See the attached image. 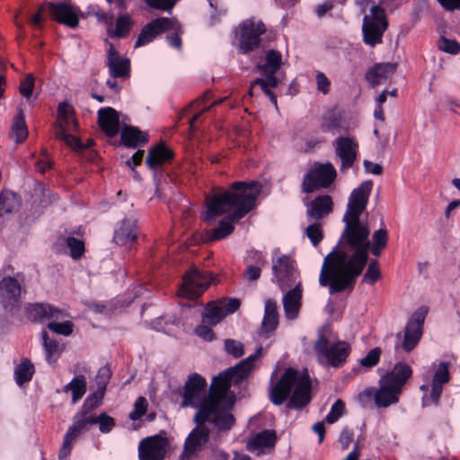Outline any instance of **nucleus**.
Wrapping results in <instances>:
<instances>
[{"mask_svg": "<svg viewBox=\"0 0 460 460\" xmlns=\"http://www.w3.org/2000/svg\"><path fill=\"white\" fill-rule=\"evenodd\" d=\"M345 224L339 243L323 261L319 282L331 294L352 289L368 261L370 230L360 218H342Z\"/></svg>", "mask_w": 460, "mask_h": 460, "instance_id": "1", "label": "nucleus"}, {"mask_svg": "<svg viewBox=\"0 0 460 460\" xmlns=\"http://www.w3.org/2000/svg\"><path fill=\"white\" fill-rule=\"evenodd\" d=\"M261 355L262 348L260 347L254 354L241 360L225 372L219 373L213 378L208 395L206 394L207 382L205 378L196 373L190 375L184 385L181 406L198 408L199 410L205 402L211 400L215 412H222L225 410L230 412L234 403V395L230 392V387L239 384L251 373L255 360Z\"/></svg>", "mask_w": 460, "mask_h": 460, "instance_id": "2", "label": "nucleus"}, {"mask_svg": "<svg viewBox=\"0 0 460 460\" xmlns=\"http://www.w3.org/2000/svg\"><path fill=\"white\" fill-rule=\"evenodd\" d=\"M261 190V185L257 182L246 184L236 181L233 183L230 191L215 194L207 199L208 209L204 215L205 221H212L217 217L231 213L213 230L212 240L226 238L233 233L234 229L233 222L243 217L255 207Z\"/></svg>", "mask_w": 460, "mask_h": 460, "instance_id": "3", "label": "nucleus"}, {"mask_svg": "<svg viewBox=\"0 0 460 460\" xmlns=\"http://www.w3.org/2000/svg\"><path fill=\"white\" fill-rule=\"evenodd\" d=\"M212 406V401H208L195 413L196 427L185 440L180 460H190L215 438V433L208 429V425H212L217 433L227 432L233 427L234 418L231 412L226 410L215 412Z\"/></svg>", "mask_w": 460, "mask_h": 460, "instance_id": "4", "label": "nucleus"}, {"mask_svg": "<svg viewBox=\"0 0 460 460\" xmlns=\"http://www.w3.org/2000/svg\"><path fill=\"white\" fill-rule=\"evenodd\" d=\"M277 372L271 375L270 399L276 405L283 404L288 399V409H300L311 401V380L306 370L287 368L278 382L273 383Z\"/></svg>", "mask_w": 460, "mask_h": 460, "instance_id": "5", "label": "nucleus"}, {"mask_svg": "<svg viewBox=\"0 0 460 460\" xmlns=\"http://www.w3.org/2000/svg\"><path fill=\"white\" fill-rule=\"evenodd\" d=\"M351 353V346L341 341L332 332V324L326 323L318 331V364L324 368H341Z\"/></svg>", "mask_w": 460, "mask_h": 460, "instance_id": "6", "label": "nucleus"}, {"mask_svg": "<svg viewBox=\"0 0 460 460\" xmlns=\"http://www.w3.org/2000/svg\"><path fill=\"white\" fill-rule=\"evenodd\" d=\"M266 25L260 20L247 19L234 29V41L243 54L250 53L259 48L261 36L266 32Z\"/></svg>", "mask_w": 460, "mask_h": 460, "instance_id": "7", "label": "nucleus"}, {"mask_svg": "<svg viewBox=\"0 0 460 460\" xmlns=\"http://www.w3.org/2000/svg\"><path fill=\"white\" fill-rule=\"evenodd\" d=\"M282 64V56L277 50H268L265 52L264 62L261 61L258 64L257 68L261 71V75L266 78H257L255 83L260 84L263 93L269 96L270 102L277 106V98L270 88H275L279 84V80L275 74L280 68Z\"/></svg>", "mask_w": 460, "mask_h": 460, "instance_id": "8", "label": "nucleus"}, {"mask_svg": "<svg viewBox=\"0 0 460 460\" xmlns=\"http://www.w3.org/2000/svg\"><path fill=\"white\" fill-rule=\"evenodd\" d=\"M371 15H365L363 19V40L367 45L375 47L383 42V34L388 27V21L385 10L374 5L370 9Z\"/></svg>", "mask_w": 460, "mask_h": 460, "instance_id": "9", "label": "nucleus"}, {"mask_svg": "<svg viewBox=\"0 0 460 460\" xmlns=\"http://www.w3.org/2000/svg\"><path fill=\"white\" fill-rule=\"evenodd\" d=\"M211 281L212 276L208 271H200L196 267H191L183 276V282L178 290V295L189 299H196L209 287Z\"/></svg>", "mask_w": 460, "mask_h": 460, "instance_id": "10", "label": "nucleus"}, {"mask_svg": "<svg viewBox=\"0 0 460 460\" xmlns=\"http://www.w3.org/2000/svg\"><path fill=\"white\" fill-rule=\"evenodd\" d=\"M95 425L93 414L90 411H78L73 419V424L68 428L59 450V457H66L72 449V444L80 435L87 432Z\"/></svg>", "mask_w": 460, "mask_h": 460, "instance_id": "11", "label": "nucleus"}, {"mask_svg": "<svg viewBox=\"0 0 460 460\" xmlns=\"http://www.w3.org/2000/svg\"><path fill=\"white\" fill-rule=\"evenodd\" d=\"M434 366V375L431 380V388L429 394L422 396L421 402L423 407H429L432 404L438 406L440 402L441 394L443 392V385L447 384L450 379V363L440 361L438 365Z\"/></svg>", "mask_w": 460, "mask_h": 460, "instance_id": "12", "label": "nucleus"}, {"mask_svg": "<svg viewBox=\"0 0 460 460\" xmlns=\"http://www.w3.org/2000/svg\"><path fill=\"white\" fill-rule=\"evenodd\" d=\"M273 282H276L282 291L300 283L298 272L294 261L288 256L282 255L272 261Z\"/></svg>", "mask_w": 460, "mask_h": 460, "instance_id": "13", "label": "nucleus"}, {"mask_svg": "<svg viewBox=\"0 0 460 460\" xmlns=\"http://www.w3.org/2000/svg\"><path fill=\"white\" fill-rule=\"evenodd\" d=\"M240 307L237 298H227L208 304L202 313V322L208 325H217L228 314H234Z\"/></svg>", "mask_w": 460, "mask_h": 460, "instance_id": "14", "label": "nucleus"}, {"mask_svg": "<svg viewBox=\"0 0 460 460\" xmlns=\"http://www.w3.org/2000/svg\"><path fill=\"white\" fill-rule=\"evenodd\" d=\"M373 188L372 181H363L358 188L354 189L349 198L347 210L343 216L345 218H360L365 211L368 199Z\"/></svg>", "mask_w": 460, "mask_h": 460, "instance_id": "15", "label": "nucleus"}, {"mask_svg": "<svg viewBox=\"0 0 460 460\" xmlns=\"http://www.w3.org/2000/svg\"><path fill=\"white\" fill-rule=\"evenodd\" d=\"M168 449L165 438L155 435L142 439L138 445L139 460H164Z\"/></svg>", "mask_w": 460, "mask_h": 460, "instance_id": "16", "label": "nucleus"}, {"mask_svg": "<svg viewBox=\"0 0 460 460\" xmlns=\"http://www.w3.org/2000/svg\"><path fill=\"white\" fill-rule=\"evenodd\" d=\"M336 155L341 159V170L345 171L353 166L358 153V143L355 137H338L334 142Z\"/></svg>", "mask_w": 460, "mask_h": 460, "instance_id": "17", "label": "nucleus"}, {"mask_svg": "<svg viewBox=\"0 0 460 460\" xmlns=\"http://www.w3.org/2000/svg\"><path fill=\"white\" fill-rule=\"evenodd\" d=\"M48 10L51 18L70 28H75L79 22V10L67 3H49Z\"/></svg>", "mask_w": 460, "mask_h": 460, "instance_id": "18", "label": "nucleus"}, {"mask_svg": "<svg viewBox=\"0 0 460 460\" xmlns=\"http://www.w3.org/2000/svg\"><path fill=\"white\" fill-rule=\"evenodd\" d=\"M174 29L173 21L162 17L155 19L144 27L137 37L135 47L138 48L151 42L160 33Z\"/></svg>", "mask_w": 460, "mask_h": 460, "instance_id": "19", "label": "nucleus"}, {"mask_svg": "<svg viewBox=\"0 0 460 460\" xmlns=\"http://www.w3.org/2000/svg\"><path fill=\"white\" fill-rule=\"evenodd\" d=\"M412 368L404 362H397L391 371L382 376V381L389 384L402 393L404 385L411 378Z\"/></svg>", "mask_w": 460, "mask_h": 460, "instance_id": "20", "label": "nucleus"}, {"mask_svg": "<svg viewBox=\"0 0 460 460\" xmlns=\"http://www.w3.org/2000/svg\"><path fill=\"white\" fill-rule=\"evenodd\" d=\"M412 368L404 362H397L391 371L382 376V381L389 384L402 393L404 385L411 378Z\"/></svg>", "mask_w": 460, "mask_h": 460, "instance_id": "21", "label": "nucleus"}, {"mask_svg": "<svg viewBox=\"0 0 460 460\" xmlns=\"http://www.w3.org/2000/svg\"><path fill=\"white\" fill-rule=\"evenodd\" d=\"M22 287L13 277H4L0 281V298L4 307L16 305L21 298Z\"/></svg>", "mask_w": 460, "mask_h": 460, "instance_id": "22", "label": "nucleus"}, {"mask_svg": "<svg viewBox=\"0 0 460 460\" xmlns=\"http://www.w3.org/2000/svg\"><path fill=\"white\" fill-rule=\"evenodd\" d=\"M28 316L33 322H44L46 320L63 319L66 314L64 311L47 304H34L29 306Z\"/></svg>", "mask_w": 460, "mask_h": 460, "instance_id": "23", "label": "nucleus"}, {"mask_svg": "<svg viewBox=\"0 0 460 460\" xmlns=\"http://www.w3.org/2000/svg\"><path fill=\"white\" fill-rule=\"evenodd\" d=\"M402 392L379 379V387L375 393V403L378 408H387L399 402Z\"/></svg>", "mask_w": 460, "mask_h": 460, "instance_id": "24", "label": "nucleus"}, {"mask_svg": "<svg viewBox=\"0 0 460 460\" xmlns=\"http://www.w3.org/2000/svg\"><path fill=\"white\" fill-rule=\"evenodd\" d=\"M301 283H296V286H293V288L283 296L282 302L286 318L294 320L297 317L301 308Z\"/></svg>", "mask_w": 460, "mask_h": 460, "instance_id": "25", "label": "nucleus"}, {"mask_svg": "<svg viewBox=\"0 0 460 460\" xmlns=\"http://www.w3.org/2000/svg\"><path fill=\"white\" fill-rule=\"evenodd\" d=\"M98 122L101 128L109 137H114L119 129V117L116 110L111 107L98 111Z\"/></svg>", "mask_w": 460, "mask_h": 460, "instance_id": "26", "label": "nucleus"}, {"mask_svg": "<svg viewBox=\"0 0 460 460\" xmlns=\"http://www.w3.org/2000/svg\"><path fill=\"white\" fill-rule=\"evenodd\" d=\"M397 69L396 63H379L368 69L366 74L367 81L376 86L381 84L382 80L391 78Z\"/></svg>", "mask_w": 460, "mask_h": 460, "instance_id": "27", "label": "nucleus"}, {"mask_svg": "<svg viewBox=\"0 0 460 460\" xmlns=\"http://www.w3.org/2000/svg\"><path fill=\"white\" fill-rule=\"evenodd\" d=\"M277 442L275 430L265 429L256 434L248 443L251 451H256L258 455L265 453L268 449L274 447Z\"/></svg>", "mask_w": 460, "mask_h": 460, "instance_id": "28", "label": "nucleus"}, {"mask_svg": "<svg viewBox=\"0 0 460 460\" xmlns=\"http://www.w3.org/2000/svg\"><path fill=\"white\" fill-rule=\"evenodd\" d=\"M107 65L112 77L125 76L129 71L128 59L119 57L112 46L108 51Z\"/></svg>", "mask_w": 460, "mask_h": 460, "instance_id": "29", "label": "nucleus"}, {"mask_svg": "<svg viewBox=\"0 0 460 460\" xmlns=\"http://www.w3.org/2000/svg\"><path fill=\"white\" fill-rule=\"evenodd\" d=\"M137 238L135 223L129 220H123L116 228L114 242L122 246L131 245Z\"/></svg>", "mask_w": 460, "mask_h": 460, "instance_id": "30", "label": "nucleus"}, {"mask_svg": "<svg viewBox=\"0 0 460 460\" xmlns=\"http://www.w3.org/2000/svg\"><path fill=\"white\" fill-rule=\"evenodd\" d=\"M279 324V312L276 301L267 299L265 301L264 315L261 323V332L270 333L276 330Z\"/></svg>", "mask_w": 460, "mask_h": 460, "instance_id": "31", "label": "nucleus"}, {"mask_svg": "<svg viewBox=\"0 0 460 460\" xmlns=\"http://www.w3.org/2000/svg\"><path fill=\"white\" fill-rule=\"evenodd\" d=\"M121 140L125 146L135 148L147 142V135L137 128L126 126L121 130Z\"/></svg>", "mask_w": 460, "mask_h": 460, "instance_id": "32", "label": "nucleus"}, {"mask_svg": "<svg viewBox=\"0 0 460 460\" xmlns=\"http://www.w3.org/2000/svg\"><path fill=\"white\" fill-rule=\"evenodd\" d=\"M321 128L323 132L335 134L342 129V116L334 109L327 111L322 117Z\"/></svg>", "mask_w": 460, "mask_h": 460, "instance_id": "33", "label": "nucleus"}, {"mask_svg": "<svg viewBox=\"0 0 460 460\" xmlns=\"http://www.w3.org/2000/svg\"><path fill=\"white\" fill-rule=\"evenodd\" d=\"M172 155V152L164 144H159L149 151L146 164L149 168L155 169L171 159Z\"/></svg>", "mask_w": 460, "mask_h": 460, "instance_id": "34", "label": "nucleus"}, {"mask_svg": "<svg viewBox=\"0 0 460 460\" xmlns=\"http://www.w3.org/2000/svg\"><path fill=\"white\" fill-rule=\"evenodd\" d=\"M131 25L132 20L129 15L122 14L117 18L115 25L113 21L111 22L107 28V33L112 38H124L128 34Z\"/></svg>", "mask_w": 460, "mask_h": 460, "instance_id": "35", "label": "nucleus"}, {"mask_svg": "<svg viewBox=\"0 0 460 460\" xmlns=\"http://www.w3.org/2000/svg\"><path fill=\"white\" fill-rule=\"evenodd\" d=\"M337 178V171L332 164L318 163V189L330 188Z\"/></svg>", "mask_w": 460, "mask_h": 460, "instance_id": "36", "label": "nucleus"}, {"mask_svg": "<svg viewBox=\"0 0 460 460\" xmlns=\"http://www.w3.org/2000/svg\"><path fill=\"white\" fill-rule=\"evenodd\" d=\"M20 205L19 197L11 190L0 192V217L15 211Z\"/></svg>", "mask_w": 460, "mask_h": 460, "instance_id": "37", "label": "nucleus"}, {"mask_svg": "<svg viewBox=\"0 0 460 460\" xmlns=\"http://www.w3.org/2000/svg\"><path fill=\"white\" fill-rule=\"evenodd\" d=\"M42 340L48 362H56L63 350V345L58 341L49 338L46 332H42Z\"/></svg>", "mask_w": 460, "mask_h": 460, "instance_id": "38", "label": "nucleus"}, {"mask_svg": "<svg viewBox=\"0 0 460 460\" xmlns=\"http://www.w3.org/2000/svg\"><path fill=\"white\" fill-rule=\"evenodd\" d=\"M422 337V331L405 326L402 348L405 352H411L419 344Z\"/></svg>", "mask_w": 460, "mask_h": 460, "instance_id": "39", "label": "nucleus"}, {"mask_svg": "<svg viewBox=\"0 0 460 460\" xmlns=\"http://www.w3.org/2000/svg\"><path fill=\"white\" fill-rule=\"evenodd\" d=\"M28 137V129L24 120L22 110H19L18 115L13 119L12 125V137L15 142L22 143Z\"/></svg>", "mask_w": 460, "mask_h": 460, "instance_id": "40", "label": "nucleus"}, {"mask_svg": "<svg viewBox=\"0 0 460 460\" xmlns=\"http://www.w3.org/2000/svg\"><path fill=\"white\" fill-rule=\"evenodd\" d=\"M65 391L72 392L73 402L79 401L86 392V381L84 376H78L71 380L66 386Z\"/></svg>", "mask_w": 460, "mask_h": 460, "instance_id": "41", "label": "nucleus"}, {"mask_svg": "<svg viewBox=\"0 0 460 460\" xmlns=\"http://www.w3.org/2000/svg\"><path fill=\"white\" fill-rule=\"evenodd\" d=\"M34 367L29 361L22 362L15 369L14 376L16 383L22 385L23 383L30 381L32 377Z\"/></svg>", "mask_w": 460, "mask_h": 460, "instance_id": "42", "label": "nucleus"}, {"mask_svg": "<svg viewBox=\"0 0 460 460\" xmlns=\"http://www.w3.org/2000/svg\"><path fill=\"white\" fill-rule=\"evenodd\" d=\"M70 131H63V129H56L55 135L56 137L64 141L68 146L76 150L82 151L84 150L83 144L75 137L70 135Z\"/></svg>", "mask_w": 460, "mask_h": 460, "instance_id": "43", "label": "nucleus"}, {"mask_svg": "<svg viewBox=\"0 0 460 460\" xmlns=\"http://www.w3.org/2000/svg\"><path fill=\"white\" fill-rule=\"evenodd\" d=\"M345 412V403L342 400L338 399L332 405L329 413L325 417L328 424L335 423Z\"/></svg>", "mask_w": 460, "mask_h": 460, "instance_id": "44", "label": "nucleus"}, {"mask_svg": "<svg viewBox=\"0 0 460 460\" xmlns=\"http://www.w3.org/2000/svg\"><path fill=\"white\" fill-rule=\"evenodd\" d=\"M316 190V166L312 165L304 177L302 190L305 193H312Z\"/></svg>", "mask_w": 460, "mask_h": 460, "instance_id": "45", "label": "nucleus"}, {"mask_svg": "<svg viewBox=\"0 0 460 460\" xmlns=\"http://www.w3.org/2000/svg\"><path fill=\"white\" fill-rule=\"evenodd\" d=\"M381 354V349L376 347L370 349L364 358L359 359V364L364 367L371 368L379 363Z\"/></svg>", "mask_w": 460, "mask_h": 460, "instance_id": "46", "label": "nucleus"}, {"mask_svg": "<svg viewBox=\"0 0 460 460\" xmlns=\"http://www.w3.org/2000/svg\"><path fill=\"white\" fill-rule=\"evenodd\" d=\"M333 210L332 198L329 195H318V220Z\"/></svg>", "mask_w": 460, "mask_h": 460, "instance_id": "47", "label": "nucleus"}, {"mask_svg": "<svg viewBox=\"0 0 460 460\" xmlns=\"http://www.w3.org/2000/svg\"><path fill=\"white\" fill-rule=\"evenodd\" d=\"M381 278V272L376 260L371 261L363 277V281L374 285Z\"/></svg>", "mask_w": 460, "mask_h": 460, "instance_id": "48", "label": "nucleus"}, {"mask_svg": "<svg viewBox=\"0 0 460 460\" xmlns=\"http://www.w3.org/2000/svg\"><path fill=\"white\" fill-rule=\"evenodd\" d=\"M438 49L446 53L456 55L460 52V43L456 40L441 36L439 39Z\"/></svg>", "mask_w": 460, "mask_h": 460, "instance_id": "49", "label": "nucleus"}, {"mask_svg": "<svg viewBox=\"0 0 460 460\" xmlns=\"http://www.w3.org/2000/svg\"><path fill=\"white\" fill-rule=\"evenodd\" d=\"M428 314V310L425 307H420L417 309L408 321L406 326L412 327L415 329L421 330L423 329L424 321L426 315Z\"/></svg>", "mask_w": 460, "mask_h": 460, "instance_id": "50", "label": "nucleus"}, {"mask_svg": "<svg viewBox=\"0 0 460 460\" xmlns=\"http://www.w3.org/2000/svg\"><path fill=\"white\" fill-rule=\"evenodd\" d=\"M66 245L70 250L71 257L75 260L81 258L84 252V243L79 239L68 237L66 239Z\"/></svg>", "mask_w": 460, "mask_h": 460, "instance_id": "51", "label": "nucleus"}, {"mask_svg": "<svg viewBox=\"0 0 460 460\" xmlns=\"http://www.w3.org/2000/svg\"><path fill=\"white\" fill-rule=\"evenodd\" d=\"M210 460H251V457L246 454L234 452V457L230 458L228 453L217 448L212 451Z\"/></svg>", "mask_w": 460, "mask_h": 460, "instance_id": "52", "label": "nucleus"}, {"mask_svg": "<svg viewBox=\"0 0 460 460\" xmlns=\"http://www.w3.org/2000/svg\"><path fill=\"white\" fill-rule=\"evenodd\" d=\"M148 407L147 400L140 396L134 403L133 411L129 413V418L132 420H139L146 412Z\"/></svg>", "mask_w": 460, "mask_h": 460, "instance_id": "53", "label": "nucleus"}, {"mask_svg": "<svg viewBox=\"0 0 460 460\" xmlns=\"http://www.w3.org/2000/svg\"><path fill=\"white\" fill-rule=\"evenodd\" d=\"M93 420L102 433L110 432L115 425L114 420L106 413H102L99 416L93 415Z\"/></svg>", "mask_w": 460, "mask_h": 460, "instance_id": "54", "label": "nucleus"}, {"mask_svg": "<svg viewBox=\"0 0 460 460\" xmlns=\"http://www.w3.org/2000/svg\"><path fill=\"white\" fill-rule=\"evenodd\" d=\"M48 328L55 333L67 336L73 332V325L70 322L65 321L62 323L50 322Z\"/></svg>", "mask_w": 460, "mask_h": 460, "instance_id": "55", "label": "nucleus"}, {"mask_svg": "<svg viewBox=\"0 0 460 460\" xmlns=\"http://www.w3.org/2000/svg\"><path fill=\"white\" fill-rule=\"evenodd\" d=\"M225 349L228 354L234 356V358H240L244 353L243 345L235 340H226Z\"/></svg>", "mask_w": 460, "mask_h": 460, "instance_id": "56", "label": "nucleus"}, {"mask_svg": "<svg viewBox=\"0 0 460 460\" xmlns=\"http://www.w3.org/2000/svg\"><path fill=\"white\" fill-rule=\"evenodd\" d=\"M34 76L32 74H28L26 77L21 82L19 91L20 93L26 99H30L34 89Z\"/></svg>", "mask_w": 460, "mask_h": 460, "instance_id": "57", "label": "nucleus"}, {"mask_svg": "<svg viewBox=\"0 0 460 460\" xmlns=\"http://www.w3.org/2000/svg\"><path fill=\"white\" fill-rule=\"evenodd\" d=\"M146 4L157 10L166 11L171 13L178 0H144Z\"/></svg>", "mask_w": 460, "mask_h": 460, "instance_id": "58", "label": "nucleus"}, {"mask_svg": "<svg viewBox=\"0 0 460 460\" xmlns=\"http://www.w3.org/2000/svg\"><path fill=\"white\" fill-rule=\"evenodd\" d=\"M194 332L197 336L208 341H212L215 337L212 329L208 323H204L203 322L202 324H199L195 328Z\"/></svg>", "mask_w": 460, "mask_h": 460, "instance_id": "59", "label": "nucleus"}, {"mask_svg": "<svg viewBox=\"0 0 460 460\" xmlns=\"http://www.w3.org/2000/svg\"><path fill=\"white\" fill-rule=\"evenodd\" d=\"M373 244L386 247L388 243V232L385 228H380L374 232Z\"/></svg>", "mask_w": 460, "mask_h": 460, "instance_id": "60", "label": "nucleus"}, {"mask_svg": "<svg viewBox=\"0 0 460 460\" xmlns=\"http://www.w3.org/2000/svg\"><path fill=\"white\" fill-rule=\"evenodd\" d=\"M354 438V432L352 429H349V428H344L340 435L339 441L341 445V448L343 450L347 449Z\"/></svg>", "mask_w": 460, "mask_h": 460, "instance_id": "61", "label": "nucleus"}, {"mask_svg": "<svg viewBox=\"0 0 460 460\" xmlns=\"http://www.w3.org/2000/svg\"><path fill=\"white\" fill-rule=\"evenodd\" d=\"M77 128V122L74 116L69 119H62L58 120L56 129H63V131H74Z\"/></svg>", "mask_w": 460, "mask_h": 460, "instance_id": "62", "label": "nucleus"}, {"mask_svg": "<svg viewBox=\"0 0 460 460\" xmlns=\"http://www.w3.org/2000/svg\"><path fill=\"white\" fill-rule=\"evenodd\" d=\"M331 90V81L324 73L318 71V92L328 94Z\"/></svg>", "mask_w": 460, "mask_h": 460, "instance_id": "63", "label": "nucleus"}, {"mask_svg": "<svg viewBox=\"0 0 460 460\" xmlns=\"http://www.w3.org/2000/svg\"><path fill=\"white\" fill-rule=\"evenodd\" d=\"M74 116V109L66 102H61L58 109V120L62 119H69Z\"/></svg>", "mask_w": 460, "mask_h": 460, "instance_id": "64", "label": "nucleus"}]
</instances>
